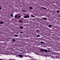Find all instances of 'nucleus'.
<instances>
[{
	"label": "nucleus",
	"instance_id": "obj_1",
	"mask_svg": "<svg viewBox=\"0 0 60 60\" xmlns=\"http://www.w3.org/2000/svg\"><path fill=\"white\" fill-rule=\"evenodd\" d=\"M30 15V14H28V15H27L25 16H24V18H30V17L29 15Z\"/></svg>",
	"mask_w": 60,
	"mask_h": 60
},
{
	"label": "nucleus",
	"instance_id": "obj_2",
	"mask_svg": "<svg viewBox=\"0 0 60 60\" xmlns=\"http://www.w3.org/2000/svg\"><path fill=\"white\" fill-rule=\"evenodd\" d=\"M18 57H21V58H22L23 57V56L21 54H19V55H18Z\"/></svg>",
	"mask_w": 60,
	"mask_h": 60
},
{
	"label": "nucleus",
	"instance_id": "obj_3",
	"mask_svg": "<svg viewBox=\"0 0 60 60\" xmlns=\"http://www.w3.org/2000/svg\"><path fill=\"white\" fill-rule=\"evenodd\" d=\"M19 23H23V21H22V20H19Z\"/></svg>",
	"mask_w": 60,
	"mask_h": 60
},
{
	"label": "nucleus",
	"instance_id": "obj_4",
	"mask_svg": "<svg viewBox=\"0 0 60 60\" xmlns=\"http://www.w3.org/2000/svg\"><path fill=\"white\" fill-rule=\"evenodd\" d=\"M4 23V22L2 21H0V24H3Z\"/></svg>",
	"mask_w": 60,
	"mask_h": 60
},
{
	"label": "nucleus",
	"instance_id": "obj_5",
	"mask_svg": "<svg viewBox=\"0 0 60 60\" xmlns=\"http://www.w3.org/2000/svg\"><path fill=\"white\" fill-rule=\"evenodd\" d=\"M41 7V8L42 9H47L46 8H45L43 7Z\"/></svg>",
	"mask_w": 60,
	"mask_h": 60
},
{
	"label": "nucleus",
	"instance_id": "obj_6",
	"mask_svg": "<svg viewBox=\"0 0 60 60\" xmlns=\"http://www.w3.org/2000/svg\"><path fill=\"white\" fill-rule=\"evenodd\" d=\"M49 27L50 28V27H52V25H49Z\"/></svg>",
	"mask_w": 60,
	"mask_h": 60
},
{
	"label": "nucleus",
	"instance_id": "obj_7",
	"mask_svg": "<svg viewBox=\"0 0 60 60\" xmlns=\"http://www.w3.org/2000/svg\"><path fill=\"white\" fill-rule=\"evenodd\" d=\"M40 43H41V44H44V42H43L42 41H41L40 42Z\"/></svg>",
	"mask_w": 60,
	"mask_h": 60
},
{
	"label": "nucleus",
	"instance_id": "obj_8",
	"mask_svg": "<svg viewBox=\"0 0 60 60\" xmlns=\"http://www.w3.org/2000/svg\"><path fill=\"white\" fill-rule=\"evenodd\" d=\"M11 17H13V13L11 14Z\"/></svg>",
	"mask_w": 60,
	"mask_h": 60
},
{
	"label": "nucleus",
	"instance_id": "obj_9",
	"mask_svg": "<svg viewBox=\"0 0 60 60\" xmlns=\"http://www.w3.org/2000/svg\"><path fill=\"white\" fill-rule=\"evenodd\" d=\"M20 27L21 28V29H23V27H22V26H20Z\"/></svg>",
	"mask_w": 60,
	"mask_h": 60
},
{
	"label": "nucleus",
	"instance_id": "obj_10",
	"mask_svg": "<svg viewBox=\"0 0 60 60\" xmlns=\"http://www.w3.org/2000/svg\"><path fill=\"white\" fill-rule=\"evenodd\" d=\"M44 51L45 52V53H47V50H46L45 49L44 50Z\"/></svg>",
	"mask_w": 60,
	"mask_h": 60
},
{
	"label": "nucleus",
	"instance_id": "obj_11",
	"mask_svg": "<svg viewBox=\"0 0 60 60\" xmlns=\"http://www.w3.org/2000/svg\"><path fill=\"white\" fill-rule=\"evenodd\" d=\"M12 41H16V40L14 39H13L12 40Z\"/></svg>",
	"mask_w": 60,
	"mask_h": 60
},
{
	"label": "nucleus",
	"instance_id": "obj_12",
	"mask_svg": "<svg viewBox=\"0 0 60 60\" xmlns=\"http://www.w3.org/2000/svg\"><path fill=\"white\" fill-rule=\"evenodd\" d=\"M17 15H15V19H16V18H17Z\"/></svg>",
	"mask_w": 60,
	"mask_h": 60
},
{
	"label": "nucleus",
	"instance_id": "obj_13",
	"mask_svg": "<svg viewBox=\"0 0 60 60\" xmlns=\"http://www.w3.org/2000/svg\"><path fill=\"white\" fill-rule=\"evenodd\" d=\"M43 19H45V20H47V18H43Z\"/></svg>",
	"mask_w": 60,
	"mask_h": 60
},
{
	"label": "nucleus",
	"instance_id": "obj_14",
	"mask_svg": "<svg viewBox=\"0 0 60 60\" xmlns=\"http://www.w3.org/2000/svg\"><path fill=\"white\" fill-rule=\"evenodd\" d=\"M15 37H18L19 36L18 35H17V34H15Z\"/></svg>",
	"mask_w": 60,
	"mask_h": 60
},
{
	"label": "nucleus",
	"instance_id": "obj_15",
	"mask_svg": "<svg viewBox=\"0 0 60 60\" xmlns=\"http://www.w3.org/2000/svg\"><path fill=\"white\" fill-rule=\"evenodd\" d=\"M5 54H6L7 55H9V53L8 52L7 53H6Z\"/></svg>",
	"mask_w": 60,
	"mask_h": 60
},
{
	"label": "nucleus",
	"instance_id": "obj_16",
	"mask_svg": "<svg viewBox=\"0 0 60 60\" xmlns=\"http://www.w3.org/2000/svg\"><path fill=\"white\" fill-rule=\"evenodd\" d=\"M30 16H31V17H34V18H35V17L33 15H31Z\"/></svg>",
	"mask_w": 60,
	"mask_h": 60
},
{
	"label": "nucleus",
	"instance_id": "obj_17",
	"mask_svg": "<svg viewBox=\"0 0 60 60\" xmlns=\"http://www.w3.org/2000/svg\"><path fill=\"white\" fill-rule=\"evenodd\" d=\"M20 17H21V16H20V15H19V16H18V19H19V18H20Z\"/></svg>",
	"mask_w": 60,
	"mask_h": 60
},
{
	"label": "nucleus",
	"instance_id": "obj_18",
	"mask_svg": "<svg viewBox=\"0 0 60 60\" xmlns=\"http://www.w3.org/2000/svg\"><path fill=\"white\" fill-rule=\"evenodd\" d=\"M57 12V13H59L60 11H58V10H57L56 11Z\"/></svg>",
	"mask_w": 60,
	"mask_h": 60
},
{
	"label": "nucleus",
	"instance_id": "obj_19",
	"mask_svg": "<svg viewBox=\"0 0 60 60\" xmlns=\"http://www.w3.org/2000/svg\"><path fill=\"white\" fill-rule=\"evenodd\" d=\"M40 51H42V52L43 51V49H40Z\"/></svg>",
	"mask_w": 60,
	"mask_h": 60
},
{
	"label": "nucleus",
	"instance_id": "obj_20",
	"mask_svg": "<svg viewBox=\"0 0 60 60\" xmlns=\"http://www.w3.org/2000/svg\"><path fill=\"white\" fill-rule=\"evenodd\" d=\"M30 9H33V8H32V7H30Z\"/></svg>",
	"mask_w": 60,
	"mask_h": 60
},
{
	"label": "nucleus",
	"instance_id": "obj_21",
	"mask_svg": "<svg viewBox=\"0 0 60 60\" xmlns=\"http://www.w3.org/2000/svg\"><path fill=\"white\" fill-rule=\"evenodd\" d=\"M38 55H41V54H40V53H38Z\"/></svg>",
	"mask_w": 60,
	"mask_h": 60
},
{
	"label": "nucleus",
	"instance_id": "obj_22",
	"mask_svg": "<svg viewBox=\"0 0 60 60\" xmlns=\"http://www.w3.org/2000/svg\"><path fill=\"white\" fill-rule=\"evenodd\" d=\"M37 36L38 37H40V36L39 35H37Z\"/></svg>",
	"mask_w": 60,
	"mask_h": 60
},
{
	"label": "nucleus",
	"instance_id": "obj_23",
	"mask_svg": "<svg viewBox=\"0 0 60 60\" xmlns=\"http://www.w3.org/2000/svg\"><path fill=\"white\" fill-rule=\"evenodd\" d=\"M29 57L30 58H32V57H31V56H29Z\"/></svg>",
	"mask_w": 60,
	"mask_h": 60
},
{
	"label": "nucleus",
	"instance_id": "obj_24",
	"mask_svg": "<svg viewBox=\"0 0 60 60\" xmlns=\"http://www.w3.org/2000/svg\"><path fill=\"white\" fill-rule=\"evenodd\" d=\"M20 34H23V32H20Z\"/></svg>",
	"mask_w": 60,
	"mask_h": 60
},
{
	"label": "nucleus",
	"instance_id": "obj_25",
	"mask_svg": "<svg viewBox=\"0 0 60 60\" xmlns=\"http://www.w3.org/2000/svg\"><path fill=\"white\" fill-rule=\"evenodd\" d=\"M31 60H34V59H31Z\"/></svg>",
	"mask_w": 60,
	"mask_h": 60
},
{
	"label": "nucleus",
	"instance_id": "obj_26",
	"mask_svg": "<svg viewBox=\"0 0 60 60\" xmlns=\"http://www.w3.org/2000/svg\"><path fill=\"white\" fill-rule=\"evenodd\" d=\"M0 10H2V9H1V7H0Z\"/></svg>",
	"mask_w": 60,
	"mask_h": 60
},
{
	"label": "nucleus",
	"instance_id": "obj_27",
	"mask_svg": "<svg viewBox=\"0 0 60 60\" xmlns=\"http://www.w3.org/2000/svg\"><path fill=\"white\" fill-rule=\"evenodd\" d=\"M36 31H38V30H36Z\"/></svg>",
	"mask_w": 60,
	"mask_h": 60
},
{
	"label": "nucleus",
	"instance_id": "obj_28",
	"mask_svg": "<svg viewBox=\"0 0 60 60\" xmlns=\"http://www.w3.org/2000/svg\"><path fill=\"white\" fill-rule=\"evenodd\" d=\"M19 56V55H16V56Z\"/></svg>",
	"mask_w": 60,
	"mask_h": 60
},
{
	"label": "nucleus",
	"instance_id": "obj_29",
	"mask_svg": "<svg viewBox=\"0 0 60 60\" xmlns=\"http://www.w3.org/2000/svg\"><path fill=\"white\" fill-rule=\"evenodd\" d=\"M0 34H1V32L0 31Z\"/></svg>",
	"mask_w": 60,
	"mask_h": 60
},
{
	"label": "nucleus",
	"instance_id": "obj_30",
	"mask_svg": "<svg viewBox=\"0 0 60 60\" xmlns=\"http://www.w3.org/2000/svg\"><path fill=\"white\" fill-rule=\"evenodd\" d=\"M59 17H60V15H59Z\"/></svg>",
	"mask_w": 60,
	"mask_h": 60
},
{
	"label": "nucleus",
	"instance_id": "obj_31",
	"mask_svg": "<svg viewBox=\"0 0 60 60\" xmlns=\"http://www.w3.org/2000/svg\"><path fill=\"white\" fill-rule=\"evenodd\" d=\"M48 51H49V50H48Z\"/></svg>",
	"mask_w": 60,
	"mask_h": 60
},
{
	"label": "nucleus",
	"instance_id": "obj_32",
	"mask_svg": "<svg viewBox=\"0 0 60 60\" xmlns=\"http://www.w3.org/2000/svg\"><path fill=\"white\" fill-rule=\"evenodd\" d=\"M29 7H31V6H29Z\"/></svg>",
	"mask_w": 60,
	"mask_h": 60
},
{
	"label": "nucleus",
	"instance_id": "obj_33",
	"mask_svg": "<svg viewBox=\"0 0 60 60\" xmlns=\"http://www.w3.org/2000/svg\"><path fill=\"white\" fill-rule=\"evenodd\" d=\"M26 57H27V56H26Z\"/></svg>",
	"mask_w": 60,
	"mask_h": 60
},
{
	"label": "nucleus",
	"instance_id": "obj_34",
	"mask_svg": "<svg viewBox=\"0 0 60 60\" xmlns=\"http://www.w3.org/2000/svg\"><path fill=\"white\" fill-rule=\"evenodd\" d=\"M21 11H23V10H22Z\"/></svg>",
	"mask_w": 60,
	"mask_h": 60
},
{
	"label": "nucleus",
	"instance_id": "obj_35",
	"mask_svg": "<svg viewBox=\"0 0 60 60\" xmlns=\"http://www.w3.org/2000/svg\"><path fill=\"white\" fill-rule=\"evenodd\" d=\"M13 60H14V59H13Z\"/></svg>",
	"mask_w": 60,
	"mask_h": 60
}]
</instances>
